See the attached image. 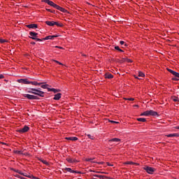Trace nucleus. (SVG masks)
Segmentation results:
<instances>
[{"label": "nucleus", "mask_w": 179, "mask_h": 179, "mask_svg": "<svg viewBox=\"0 0 179 179\" xmlns=\"http://www.w3.org/2000/svg\"><path fill=\"white\" fill-rule=\"evenodd\" d=\"M43 2H45V3H48V5H50V6H52V8H55V9L60 10V12H62L63 13H68V10H66L65 8L57 5L50 0H43Z\"/></svg>", "instance_id": "nucleus-1"}, {"label": "nucleus", "mask_w": 179, "mask_h": 179, "mask_svg": "<svg viewBox=\"0 0 179 179\" xmlns=\"http://www.w3.org/2000/svg\"><path fill=\"white\" fill-rule=\"evenodd\" d=\"M27 93H31V94L39 96V97H44V92L36 88H29L27 91Z\"/></svg>", "instance_id": "nucleus-2"}, {"label": "nucleus", "mask_w": 179, "mask_h": 179, "mask_svg": "<svg viewBox=\"0 0 179 179\" xmlns=\"http://www.w3.org/2000/svg\"><path fill=\"white\" fill-rule=\"evenodd\" d=\"M23 96L28 99V100H39V99H40L37 96H34V95H31V94H24Z\"/></svg>", "instance_id": "nucleus-3"}, {"label": "nucleus", "mask_w": 179, "mask_h": 179, "mask_svg": "<svg viewBox=\"0 0 179 179\" xmlns=\"http://www.w3.org/2000/svg\"><path fill=\"white\" fill-rule=\"evenodd\" d=\"M143 169L148 173V174H153V173L156 171V169L148 166H145Z\"/></svg>", "instance_id": "nucleus-4"}, {"label": "nucleus", "mask_w": 179, "mask_h": 179, "mask_svg": "<svg viewBox=\"0 0 179 179\" xmlns=\"http://www.w3.org/2000/svg\"><path fill=\"white\" fill-rule=\"evenodd\" d=\"M18 83H23L24 85H30V81L27 78L17 80Z\"/></svg>", "instance_id": "nucleus-5"}, {"label": "nucleus", "mask_w": 179, "mask_h": 179, "mask_svg": "<svg viewBox=\"0 0 179 179\" xmlns=\"http://www.w3.org/2000/svg\"><path fill=\"white\" fill-rule=\"evenodd\" d=\"M29 38H31L32 40H35L38 36V34L33 31L29 32Z\"/></svg>", "instance_id": "nucleus-6"}, {"label": "nucleus", "mask_w": 179, "mask_h": 179, "mask_svg": "<svg viewBox=\"0 0 179 179\" xmlns=\"http://www.w3.org/2000/svg\"><path fill=\"white\" fill-rule=\"evenodd\" d=\"M30 129V128L27 126H24L23 128L20 129L18 131L20 134H24V132H27Z\"/></svg>", "instance_id": "nucleus-7"}, {"label": "nucleus", "mask_w": 179, "mask_h": 179, "mask_svg": "<svg viewBox=\"0 0 179 179\" xmlns=\"http://www.w3.org/2000/svg\"><path fill=\"white\" fill-rule=\"evenodd\" d=\"M63 171H69V173H76L77 174H80V172H78L76 171H73L71 168H64V169H63Z\"/></svg>", "instance_id": "nucleus-8"}, {"label": "nucleus", "mask_w": 179, "mask_h": 179, "mask_svg": "<svg viewBox=\"0 0 179 179\" xmlns=\"http://www.w3.org/2000/svg\"><path fill=\"white\" fill-rule=\"evenodd\" d=\"M58 35L48 36L43 38V40H54L55 37H59Z\"/></svg>", "instance_id": "nucleus-9"}, {"label": "nucleus", "mask_w": 179, "mask_h": 179, "mask_svg": "<svg viewBox=\"0 0 179 179\" xmlns=\"http://www.w3.org/2000/svg\"><path fill=\"white\" fill-rule=\"evenodd\" d=\"M104 78L106 79H113V78H114V76H113V74H111L110 73H106L104 75Z\"/></svg>", "instance_id": "nucleus-10"}, {"label": "nucleus", "mask_w": 179, "mask_h": 179, "mask_svg": "<svg viewBox=\"0 0 179 179\" xmlns=\"http://www.w3.org/2000/svg\"><path fill=\"white\" fill-rule=\"evenodd\" d=\"M26 27H28V29H37L38 27L37 24H30L26 25Z\"/></svg>", "instance_id": "nucleus-11"}, {"label": "nucleus", "mask_w": 179, "mask_h": 179, "mask_svg": "<svg viewBox=\"0 0 179 179\" xmlns=\"http://www.w3.org/2000/svg\"><path fill=\"white\" fill-rule=\"evenodd\" d=\"M66 160L69 163H78V160L71 157H67Z\"/></svg>", "instance_id": "nucleus-12"}, {"label": "nucleus", "mask_w": 179, "mask_h": 179, "mask_svg": "<svg viewBox=\"0 0 179 179\" xmlns=\"http://www.w3.org/2000/svg\"><path fill=\"white\" fill-rule=\"evenodd\" d=\"M48 91L53 92V93H58V92H61L60 90H57L55 88H48Z\"/></svg>", "instance_id": "nucleus-13"}, {"label": "nucleus", "mask_w": 179, "mask_h": 179, "mask_svg": "<svg viewBox=\"0 0 179 179\" xmlns=\"http://www.w3.org/2000/svg\"><path fill=\"white\" fill-rule=\"evenodd\" d=\"M55 21H45V24H48V26H55Z\"/></svg>", "instance_id": "nucleus-14"}, {"label": "nucleus", "mask_w": 179, "mask_h": 179, "mask_svg": "<svg viewBox=\"0 0 179 179\" xmlns=\"http://www.w3.org/2000/svg\"><path fill=\"white\" fill-rule=\"evenodd\" d=\"M61 96H62V93H58L55 95V97L53 98L54 100H59L61 99Z\"/></svg>", "instance_id": "nucleus-15"}, {"label": "nucleus", "mask_w": 179, "mask_h": 179, "mask_svg": "<svg viewBox=\"0 0 179 179\" xmlns=\"http://www.w3.org/2000/svg\"><path fill=\"white\" fill-rule=\"evenodd\" d=\"M149 113H150V115H152V117H156V115H157V112L153 110H150Z\"/></svg>", "instance_id": "nucleus-16"}, {"label": "nucleus", "mask_w": 179, "mask_h": 179, "mask_svg": "<svg viewBox=\"0 0 179 179\" xmlns=\"http://www.w3.org/2000/svg\"><path fill=\"white\" fill-rule=\"evenodd\" d=\"M67 141H78V137H66Z\"/></svg>", "instance_id": "nucleus-17"}, {"label": "nucleus", "mask_w": 179, "mask_h": 179, "mask_svg": "<svg viewBox=\"0 0 179 179\" xmlns=\"http://www.w3.org/2000/svg\"><path fill=\"white\" fill-rule=\"evenodd\" d=\"M168 138H173V137H178L179 134H171L166 136Z\"/></svg>", "instance_id": "nucleus-18"}, {"label": "nucleus", "mask_w": 179, "mask_h": 179, "mask_svg": "<svg viewBox=\"0 0 179 179\" xmlns=\"http://www.w3.org/2000/svg\"><path fill=\"white\" fill-rule=\"evenodd\" d=\"M121 139L120 138H112L110 140H109L110 143H111V142H120Z\"/></svg>", "instance_id": "nucleus-19"}, {"label": "nucleus", "mask_w": 179, "mask_h": 179, "mask_svg": "<svg viewBox=\"0 0 179 179\" xmlns=\"http://www.w3.org/2000/svg\"><path fill=\"white\" fill-rule=\"evenodd\" d=\"M137 121L139 122H146V119L143 117L137 118Z\"/></svg>", "instance_id": "nucleus-20"}, {"label": "nucleus", "mask_w": 179, "mask_h": 179, "mask_svg": "<svg viewBox=\"0 0 179 179\" xmlns=\"http://www.w3.org/2000/svg\"><path fill=\"white\" fill-rule=\"evenodd\" d=\"M141 115H145V117H149L150 113L149 110H146L144 113H141Z\"/></svg>", "instance_id": "nucleus-21"}, {"label": "nucleus", "mask_w": 179, "mask_h": 179, "mask_svg": "<svg viewBox=\"0 0 179 179\" xmlns=\"http://www.w3.org/2000/svg\"><path fill=\"white\" fill-rule=\"evenodd\" d=\"M93 177H97L98 178H104L106 176H101V175H96V174H92Z\"/></svg>", "instance_id": "nucleus-22"}, {"label": "nucleus", "mask_w": 179, "mask_h": 179, "mask_svg": "<svg viewBox=\"0 0 179 179\" xmlns=\"http://www.w3.org/2000/svg\"><path fill=\"white\" fill-rule=\"evenodd\" d=\"M30 85H34V86H38V83L37 81H29Z\"/></svg>", "instance_id": "nucleus-23"}, {"label": "nucleus", "mask_w": 179, "mask_h": 179, "mask_svg": "<svg viewBox=\"0 0 179 179\" xmlns=\"http://www.w3.org/2000/svg\"><path fill=\"white\" fill-rule=\"evenodd\" d=\"M55 25L58 27H62V26H64V24H62V23H58L57 22H55Z\"/></svg>", "instance_id": "nucleus-24"}, {"label": "nucleus", "mask_w": 179, "mask_h": 179, "mask_svg": "<svg viewBox=\"0 0 179 179\" xmlns=\"http://www.w3.org/2000/svg\"><path fill=\"white\" fill-rule=\"evenodd\" d=\"M115 50H117V51H120V52H124V50H121L120 48V46H115Z\"/></svg>", "instance_id": "nucleus-25"}, {"label": "nucleus", "mask_w": 179, "mask_h": 179, "mask_svg": "<svg viewBox=\"0 0 179 179\" xmlns=\"http://www.w3.org/2000/svg\"><path fill=\"white\" fill-rule=\"evenodd\" d=\"M48 85L45 84V85H41L42 89H48Z\"/></svg>", "instance_id": "nucleus-26"}, {"label": "nucleus", "mask_w": 179, "mask_h": 179, "mask_svg": "<svg viewBox=\"0 0 179 179\" xmlns=\"http://www.w3.org/2000/svg\"><path fill=\"white\" fill-rule=\"evenodd\" d=\"M13 171H15V173H18V174H20L21 176L23 174L19 170H15V169H12Z\"/></svg>", "instance_id": "nucleus-27"}, {"label": "nucleus", "mask_w": 179, "mask_h": 179, "mask_svg": "<svg viewBox=\"0 0 179 179\" xmlns=\"http://www.w3.org/2000/svg\"><path fill=\"white\" fill-rule=\"evenodd\" d=\"M173 75L179 79V73L175 71Z\"/></svg>", "instance_id": "nucleus-28"}, {"label": "nucleus", "mask_w": 179, "mask_h": 179, "mask_svg": "<svg viewBox=\"0 0 179 179\" xmlns=\"http://www.w3.org/2000/svg\"><path fill=\"white\" fill-rule=\"evenodd\" d=\"M167 71L168 72H170V73H171L172 75H174V73L176 72L170 69H167Z\"/></svg>", "instance_id": "nucleus-29"}, {"label": "nucleus", "mask_w": 179, "mask_h": 179, "mask_svg": "<svg viewBox=\"0 0 179 179\" xmlns=\"http://www.w3.org/2000/svg\"><path fill=\"white\" fill-rule=\"evenodd\" d=\"M138 76L140 78H143V76H145V74L143 73H142V72H139L138 73Z\"/></svg>", "instance_id": "nucleus-30"}, {"label": "nucleus", "mask_w": 179, "mask_h": 179, "mask_svg": "<svg viewBox=\"0 0 179 179\" xmlns=\"http://www.w3.org/2000/svg\"><path fill=\"white\" fill-rule=\"evenodd\" d=\"M15 153H17V155H23V152L20 150H17L15 152Z\"/></svg>", "instance_id": "nucleus-31"}, {"label": "nucleus", "mask_w": 179, "mask_h": 179, "mask_svg": "<svg viewBox=\"0 0 179 179\" xmlns=\"http://www.w3.org/2000/svg\"><path fill=\"white\" fill-rule=\"evenodd\" d=\"M126 164H136V166H138V164L132 162H128L126 163Z\"/></svg>", "instance_id": "nucleus-32"}, {"label": "nucleus", "mask_w": 179, "mask_h": 179, "mask_svg": "<svg viewBox=\"0 0 179 179\" xmlns=\"http://www.w3.org/2000/svg\"><path fill=\"white\" fill-rule=\"evenodd\" d=\"M87 136L90 138V139H94V137L90 134H87Z\"/></svg>", "instance_id": "nucleus-33"}, {"label": "nucleus", "mask_w": 179, "mask_h": 179, "mask_svg": "<svg viewBox=\"0 0 179 179\" xmlns=\"http://www.w3.org/2000/svg\"><path fill=\"white\" fill-rule=\"evenodd\" d=\"M41 162H42V163H43V164H46V166H48V162H47L44 159H43Z\"/></svg>", "instance_id": "nucleus-34"}, {"label": "nucleus", "mask_w": 179, "mask_h": 179, "mask_svg": "<svg viewBox=\"0 0 179 179\" xmlns=\"http://www.w3.org/2000/svg\"><path fill=\"white\" fill-rule=\"evenodd\" d=\"M22 176H24V177H28V178H31V176H28L27 173H23Z\"/></svg>", "instance_id": "nucleus-35"}, {"label": "nucleus", "mask_w": 179, "mask_h": 179, "mask_svg": "<svg viewBox=\"0 0 179 179\" xmlns=\"http://www.w3.org/2000/svg\"><path fill=\"white\" fill-rule=\"evenodd\" d=\"M172 80H176V81H178L179 80V78L174 76L173 78H172Z\"/></svg>", "instance_id": "nucleus-36"}, {"label": "nucleus", "mask_w": 179, "mask_h": 179, "mask_svg": "<svg viewBox=\"0 0 179 179\" xmlns=\"http://www.w3.org/2000/svg\"><path fill=\"white\" fill-rule=\"evenodd\" d=\"M6 41H6L5 39H1L0 38V43H6Z\"/></svg>", "instance_id": "nucleus-37"}, {"label": "nucleus", "mask_w": 179, "mask_h": 179, "mask_svg": "<svg viewBox=\"0 0 179 179\" xmlns=\"http://www.w3.org/2000/svg\"><path fill=\"white\" fill-rule=\"evenodd\" d=\"M92 160H94V158H88L86 159V162H92Z\"/></svg>", "instance_id": "nucleus-38"}, {"label": "nucleus", "mask_w": 179, "mask_h": 179, "mask_svg": "<svg viewBox=\"0 0 179 179\" xmlns=\"http://www.w3.org/2000/svg\"><path fill=\"white\" fill-rule=\"evenodd\" d=\"M173 100L174 101H179L178 97H176V96L173 99Z\"/></svg>", "instance_id": "nucleus-39"}, {"label": "nucleus", "mask_w": 179, "mask_h": 179, "mask_svg": "<svg viewBox=\"0 0 179 179\" xmlns=\"http://www.w3.org/2000/svg\"><path fill=\"white\" fill-rule=\"evenodd\" d=\"M43 40H44V39H43H43H40V38H36L35 39L36 41H43Z\"/></svg>", "instance_id": "nucleus-40"}, {"label": "nucleus", "mask_w": 179, "mask_h": 179, "mask_svg": "<svg viewBox=\"0 0 179 179\" xmlns=\"http://www.w3.org/2000/svg\"><path fill=\"white\" fill-rule=\"evenodd\" d=\"M120 44L121 45H124V44H125V42H124V41H120Z\"/></svg>", "instance_id": "nucleus-41"}, {"label": "nucleus", "mask_w": 179, "mask_h": 179, "mask_svg": "<svg viewBox=\"0 0 179 179\" xmlns=\"http://www.w3.org/2000/svg\"><path fill=\"white\" fill-rule=\"evenodd\" d=\"M55 48H59L60 50H64V48L61 46H55Z\"/></svg>", "instance_id": "nucleus-42"}, {"label": "nucleus", "mask_w": 179, "mask_h": 179, "mask_svg": "<svg viewBox=\"0 0 179 179\" xmlns=\"http://www.w3.org/2000/svg\"><path fill=\"white\" fill-rule=\"evenodd\" d=\"M110 122H111L112 124H118V122H115V121H114V120H111Z\"/></svg>", "instance_id": "nucleus-43"}, {"label": "nucleus", "mask_w": 179, "mask_h": 179, "mask_svg": "<svg viewBox=\"0 0 179 179\" xmlns=\"http://www.w3.org/2000/svg\"><path fill=\"white\" fill-rule=\"evenodd\" d=\"M125 61L127 62H132V60L129 59H126Z\"/></svg>", "instance_id": "nucleus-44"}, {"label": "nucleus", "mask_w": 179, "mask_h": 179, "mask_svg": "<svg viewBox=\"0 0 179 179\" xmlns=\"http://www.w3.org/2000/svg\"><path fill=\"white\" fill-rule=\"evenodd\" d=\"M96 173H97L98 174H106V173H104V172H101V171H96Z\"/></svg>", "instance_id": "nucleus-45"}, {"label": "nucleus", "mask_w": 179, "mask_h": 179, "mask_svg": "<svg viewBox=\"0 0 179 179\" xmlns=\"http://www.w3.org/2000/svg\"><path fill=\"white\" fill-rule=\"evenodd\" d=\"M3 78H5V76H3V74H0V79H3Z\"/></svg>", "instance_id": "nucleus-46"}, {"label": "nucleus", "mask_w": 179, "mask_h": 179, "mask_svg": "<svg viewBox=\"0 0 179 179\" xmlns=\"http://www.w3.org/2000/svg\"><path fill=\"white\" fill-rule=\"evenodd\" d=\"M126 100H130V101H134V98H130V99H126Z\"/></svg>", "instance_id": "nucleus-47"}, {"label": "nucleus", "mask_w": 179, "mask_h": 179, "mask_svg": "<svg viewBox=\"0 0 179 179\" xmlns=\"http://www.w3.org/2000/svg\"><path fill=\"white\" fill-rule=\"evenodd\" d=\"M55 62H57V64H59V65H62V63H61V62H59L58 61L55 60Z\"/></svg>", "instance_id": "nucleus-48"}, {"label": "nucleus", "mask_w": 179, "mask_h": 179, "mask_svg": "<svg viewBox=\"0 0 179 179\" xmlns=\"http://www.w3.org/2000/svg\"><path fill=\"white\" fill-rule=\"evenodd\" d=\"M41 85H44V83H38V86H41Z\"/></svg>", "instance_id": "nucleus-49"}, {"label": "nucleus", "mask_w": 179, "mask_h": 179, "mask_svg": "<svg viewBox=\"0 0 179 179\" xmlns=\"http://www.w3.org/2000/svg\"><path fill=\"white\" fill-rule=\"evenodd\" d=\"M90 171L91 173H97V171H93V170H92V169H90Z\"/></svg>", "instance_id": "nucleus-50"}, {"label": "nucleus", "mask_w": 179, "mask_h": 179, "mask_svg": "<svg viewBox=\"0 0 179 179\" xmlns=\"http://www.w3.org/2000/svg\"><path fill=\"white\" fill-rule=\"evenodd\" d=\"M15 177H17V178H22V177H20V176L19 175H15Z\"/></svg>", "instance_id": "nucleus-51"}, {"label": "nucleus", "mask_w": 179, "mask_h": 179, "mask_svg": "<svg viewBox=\"0 0 179 179\" xmlns=\"http://www.w3.org/2000/svg\"><path fill=\"white\" fill-rule=\"evenodd\" d=\"M31 44H32V45H34L36 44V42H31Z\"/></svg>", "instance_id": "nucleus-52"}, {"label": "nucleus", "mask_w": 179, "mask_h": 179, "mask_svg": "<svg viewBox=\"0 0 179 179\" xmlns=\"http://www.w3.org/2000/svg\"><path fill=\"white\" fill-rule=\"evenodd\" d=\"M46 10H48V12H51L52 10L50 9L47 8Z\"/></svg>", "instance_id": "nucleus-53"}, {"label": "nucleus", "mask_w": 179, "mask_h": 179, "mask_svg": "<svg viewBox=\"0 0 179 179\" xmlns=\"http://www.w3.org/2000/svg\"><path fill=\"white\" fill-rule=\"evenodd\" d=\"M50 12H51V13H55V10H52Z\"/></svg>", "instance_id": "nucleus-54"}, {"label": "nucleus", "mask_w": 179, "mask_h": 179, "mask_svg": "<svg viewBox=\"0 0 179 179\" xmlns=\"http://www.w3.org/2000/svg\"><path fill=\"white\" fill-rule=\"evenodd\" d=\"M134 78H135L136 79H138V76H134Z\"/></svg>", "instance_id": "nucleus-55"}, {"label": "nucleus", "mask_w": 179, "mask_h": 179, "mask_svg": "<svg viewBox=\"0 0 179 179\" xmlns=\"http://www.w3.org/2000/svg\"><path fill=\"white\" fill-rule=\"evenodd\" d=\"M176 129H179V126L176 127Z\"/></svg>", "instance_id": "nucleus-56"}, {"label": "nucleus", "mask_w": 179, "mask_h": 179, "mask_svg": "<svg viewBox=\"0 0 179 179\" xmlns=\"http://www.w3.org/2000/svg\"><path fill=\"white\" fill-rule=\"evenodd\" d=\"M108 166H111V165H110V164L108 163Z\"/></svg>", "instance_id": "nucleus-57"}, {"label": "nucleus", "mask_w": 179, "mask_h": 179, "mask_svg": "<svg viewBox=\"0 0 179 179\" xmlns=\"http://www.w3.org/2000/svg\"><path fill=\"white\" fill-rule=\"evenodd\" d=\"M136 107H138V105H136Z\"/></svg>", "instance_id": "nucleus-58"}, {"label": "nucleus", "mask_w": 179, "mask_h": 179, "mask_svg": "<svg viewBox=\"0 0 179 179\" xmlns=\"http://www.w3.org/2000/svg\"><path fill=\"white\" fill-rule=\"evenodd\" d=\"M92 179H96V178H92Z\"/></svg>", "instance_id": "nucleus-59"}]
</instances>
